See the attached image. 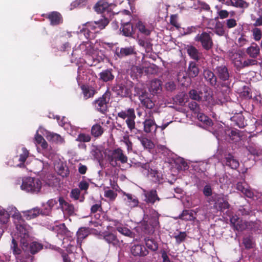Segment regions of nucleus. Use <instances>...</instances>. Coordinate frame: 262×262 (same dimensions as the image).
Instances as JSON below:
<instances>
[{"label":"nucleus","mask_w":262,"mask_h":262,"mask_svg":"<svg viewBox=\"0 0 262 262\" xmlns=\"http://www.w3.org/2000/svg\"><path fill=\"white\" fill-rule=\"evenodd\" d=\"M6 211L9 214V216H12L15 224L17 229V239L19 242L22 249L26 250L30 242L29 233L31 230V227L25 223L20 212L15 206L13 205L8 206Z\"/></svg>","instance_id":"1"},{"label":"nucleus","mask_w":262,"mask_h":262,"mask_svg":"<svg viewBox=\"0 0 262 262\" xmlns=\"http://www.w3.org/2000/svg\"><path fill=\"white\" fill-rule=\"evenodd\" d=\"M42 187V182L38 178L26 177L22 180L20 188L27 192L38 193Z\"/></svg>","instance_id":"2"},{"label":"nucleus","mask_w":262,"mask_h":262,"mask_svg":"<svg viewBox=\"0 0 262 262\" xmlns=\"http://www.w3.org/2000/svg\"><path fill=\"white\" fill-rule=\"evenodd\" d=\"M144 221L146 224L144 226L145 232L147 234L154 233L155 229L159 227V214L154 210L150 211L149 215H145Z\"/></svg>","instance_id":"3"},{"label":"nucleus","mask_w":262,"mask_h":262,"mask_svg":"<svg viewBox=\"0 0 262 262\" xmlns=\"http://www.w3.org/2000/svg\"><path fill=\"white\" fill-rule=\"evenodd\" d=\"M111 95V92L107 89L101 97L93 102L95 108L101 114H105L108 110V104L110 101Z\"/></svg>","instance_id":"4"},{"label":"nucleus","mask_w":262,"mask_h":262,"mask_svg":"<svg viewBox=\"0 0 262 262\" xmlns=\"http://www.w3.org/2000/svg\"><path fill=\"white\" fill-rule=\"evenodd\" d=\"M195 40L200 42L202 48L207 51L210 50L213 46L212 37L206 32L198 34L195 37Z\"/></svg>","instance_id":"5"},{"label":"nucleus","mask_w":262,"mask_h":262,"mask_svg":"<svg viewBox=\"0 0 262 262\" xmlns=\"http://www.w3.org/2000/svg\"><path fill=\"white\" fill-rule=\"evenodd\" d=\"M188 94L191 99L199 102L206 101L210 103L212 98L210 93L207 91L203 92L201 91H198L195 89L190 90Z\"/></svg>","instance_id":"6"},{"label":"nucleus","mask_w":262,"mask_h":262,"mask_svg":"<svg viewBox=\"0 0 262 262\" xmlns=\"http://www.w3.org/2000/svg\"><path fill=\"white\" fill-rule=\"evenodd\" d=\"M139 94V99L141 104L147 109V112H146V114L152 115L153 113H157L154 108L155 103L148 97V93L145 91H142Z\"/></svg>","instance_id":"7"},{"label":"nucleus","mask_w":262,"mask_h":262,"mask_svg":"<svg viewBox=\"0 0 262 262\" xmlns=\"http://www.w3.org/2000/svg\"><path fill=\"white\" fill-rule=\"evenodd\" d=\"M108 156L110 163L113 166L117 165V161L122 163H125L127 161V157L123 154L120 148L113 150Z\"/></svg>","instance_id":"8"},{"label":"nucleus","mask_w":262,"mask_h":262,"mask_svg":"<svg viewBox=\"0 0 262 262\" xmlns=\"http://www.w3.org/2000/svg\"><path fill=\"white\" fill-rule=\"evenodd\" d=\"M109 20L107 18L103 16V18L98 21H95L94 23H86V26L87 28L83 29L84 31L90 32L94 31L95 33L99 32L105 28L108 24Z\"/></svg>","instance_id":"9"},{"label":"nucleus","mask_w":262,"mask_h":262,"mask_svg":"<svg viewBox=\"0 0 262 262\" xmlns=\"http://www.w3.org/2000/svg\"><path fill=\"white\" fill-rule=\"evenodd\" d=\"M35 142L36 144H40L43 149L45 150L46 154L48 155V157H52L54 155V151L48 145L47 142L44 138L38 134V130L36 132L35 137Z\"/></svg>","instance_id":"10"},{"label":"nucleus","mask_w":262,"mask_h":262,"mask_svg":"<svg viewBox=\"0 0 262 262\" xmlns=\"http://www.w3.org/2000/svg\"><path fill=\"white\" fill-rule=\"evenodd\" d=\"M141 168L142 169V172L143 174L146 175L156 182L160 183L161 174L157 170L150 169L149 165L147 164H142Z\"/></svg>","instance_id":"11"},{"label":"nucleus","mask_w":262,"mask_h":262,"mask_svg":"<svg viewBox=\"0 0 262 262\" xmlns=\"http://www.w3.org/2000/svg\"><path fill=\"white\" fill-rule=\"evenodd\" d=\"M41 16L48 19L50 21V25L52 26H57L63 23V18L61 14L57 11L42 14Z\"/></svg>","instance_id":"12"},{"label":"nucleus","mask_w":262,"mask_h":262,"mask_svg":"<svg viewBox=\"0 0 262 262\" xmlns=\"http://www.w3.org/2000/svg\"><path fill=\"white\" fill-rule=\"evenodd\" d=\"M214 72L217 77L222 81H226L229 80L230 74L227 66L221 65L215 68Z\"/></svg>","instance_id":"13"},{"label":"nucleus","mask_w":262,"mask_h":262,"mask_svg":"<svg viewBox=\"0 0 262 262\" xmlns=\"http://www.w3.org/2000/svg\"><path fill=\"white\" fill-rule=\"evenodd\" d=\"M130 252L134 256H145L148 253L145 247L141 244H134L131 246Z\"/></svg>","instance_id":"14"},{"label":"nucleus","mask_w":262,"mask_h":262,"mask_svg":"<svg viewBox=\"0 0 262 262\" xmlns=\"http://www.w3.org/2000/svg\"><path fill=\"white\" fill-rule=\"evenodd\" d=\"M113 90L118 96L122 97H126L131 93L130 88L124 82L117 84L114 87Z\"/></svg>","instance_id":"15"},{"label":"nucleus","mask_w":262,"mask_h":262,"mask_svg":"<svg viewBox=\"0 0 262 262\" xmlns=\"http://www.w3.org/2000/svg\"><path fill=\"white\" fill-rule=\"evenodd\" d=\"M236 189L248 198L254 199V197H257L255 195L254 192L252 191L248 185L245 182L237 183Z\"/></svg>","instance_id":"16"},{"label":"nucleus","mask_w":262,"mask_h":262,"mask_svg":"<svg viewBox=\"0 0 262 262\" xmlns=\"http://www.w3.org/2000/svg\"><path fill=\"white\" fill-rule=\"evenodd\" d=\"M45 132L46 134H44V135L50 142L60 145L64 144V139L60 135L53 132H49L47 130H45Z\"/></svg>","instance_id":"17"},{"label":"nucleus","mask_w":262,"mask_h":262,"mask_svg":"<svg viewBox=\"0 0 262 262\" xmlns=\"http://www.w3.org/2000/svg\"><path fill=\"white\" fill-rule=\"evenodd\" d=\"M112 4H108L105 1L101 0L99 1L95 5L94 8L97 13H108L112 10Z\"/></svg>","instance_id":"18"},{"label":"nucleus","mask_w":262,"mask_h":262,"mask_svg":"<svg viewBox=\"0 0 262 262\" xmlns=\"http://www.w3.org/2000/svg\"><path fill=\"white\" fill-rule=\"evenodd\" d=\"M103 238L108 244L112 245L114 247H118L120 245V242L117 238L116 235L113 233L105 231L102 234Z\"/></svg>","instance_id":"19"},{"label":"nucleus","mask_w":262,"mask_h":262,"mask_svg":"<svg viewBox=\"0 0 262 262\" xmlns=\"http://www.w3.org/2000/svg\"><path fill=\"white\" fill-rule=\"evenodd\" d=\"M113 71V70L112 69L103 70L99 74V79L103 82L112 81L115 78Z\"/></svg>","instance_id":"20"},{"label":"nucleus","mask_w":262,"mask_h":262,"mask_svg":"<svg viewBox=\"0 0 262 262\" xmlns=\"http://www.w3.org/2000/svg\"><path fill=\"white\" fill-rule=\"evenodd\" d=\"M223 163L224 164L233 169H236L239 165L238 161L231 154L225 156Z\"/></svg>","instance_id":"21"},{"label":"nucleus","mask_w":262,"mask_h":262,"mask_svg":"<svg viewBox=\"0 0 262 262\" xmlns=\"http://www.w3.org/2000/svg\"><path fill=\"white\" fill-rule=\"evenodd\" d=\"M203 76L206 81L212 86L216 84L217 77L210 70L205 69L203 71Z\"/></svg>","instance_id":"22"},{"label":"nucleus","mask_w":262,"mask_h":262,"mask_svg":"<svg viewBox=\"0 0 262 262\" xmlns=\"http://www.w3.org/2000/svg\"><path fill=\"white\" fill-rule=\"evenodd\" d=\"M135 54V49L132 47L121 48L120 49L118 48L116 50V54L119 58Z\"/></svg>","instance_id":"23"},{"label":"nucleus","mask_w":262,"mask_h":262,"mask_svg":"<svg viewBox=\"0 0 262 262\" xmlns=\"http://www.w3.org/2000/svg\"><path fill=\"white\" fill-rule=\"evenodd\" d=\"M187 72L190 78H194L198 76L200 73V69L196 61H191L189 62Z\"/></svg>","instance_id":"24"},{"label":"nucleus","mask_w":262,"mask_h":262,"mask_svg":"<svg viewBox=\"0 0 262 262\" xmlns=\"http://www.w3.org/2000/svg\"><path fill=\"white\" fill-rule=\"evenodd\" d=\"M143 194L145 196L144 201L148 203L154 204L156 200L159 201L160 199L157 196V191L155 190L150 191L143 190Z\"/></svg>","instance_id":"25"},{"label":"nucleus","mask_w":262,"mask_h":262,"mask_svg":"<svg viewBox=\"0 0 262 262\" xmlns=\"http://www.w3.org/2000/svg\"><path fill=\"white\" fill-rule=\"evenodd\" d=\"M120 30L122 35L126 37H133L135 33L133 26L129 22L122 24Z\"/></svg>","instance_id":"26"},{"label":"nucleus","mask_w":262,"mask_h":262,"mask_svg":"<svg viewBox=\"0 0 262 262\" xmlns=\"http://www.w3.org/2000/svg\"><path fill=\"white\" fill-rule=\"evenodd\" d=\"M59 202L63 211L69 215H72L74 213L75 209L72 204L66 202L61 198L59 199Z\"/></svg>","instance_id":"27"},{"label":"nucleus","mask_w":262,"mask_h":262,"mask_svg":"<svg viewBox=\"0 0 262 262\" xmlns=\"http://www.w3.org/2000/svg\"><path fill=\"white\" fill-rule=\"evenodd\" d=\"M81 89L85 99L93 97L95 94L97 93V91L94 87L88 85H82Z\"/></svg>","instance_id":"28"},{"label":"nucleus","mask_w":262,"mask_h":262,"mask_svg":"<svg viewBox=\"0 0 262 262\" xmlns=\"http://www.w3.org/2000/svg\"><path fill=\"white\" fill-rule=\"evenodd\" d=\"M123 196H125L123 200L127 205L130 207H135L138 206L139 201L136 196L126 192H123Z\"/></svg>","instance_id":"29"},{"label":"nucleus","mask_w":262,"mask_h":262,"mask_svg":"<svg viewBox=\"0 0 262 262\" xmlns=\"http://www.w3.org/2000/svg\"><path fill=\"white\" fill-rule=\"evenodd\" d=\"M23 215L27 220H31L38 216L42 213V211L38 207L23 211Z\"/></svg>","instance_id":"30"},{"label":"nucleus","mask_w":262,"mask_h":262,"mask_svg":"<svg viewBox=\"0 0 262 262\" xmlns=\"http://www.w3.org/2000/svg\"><path fill=\"white\" fill-rule=\"evenodd\" d=\"M247 54L252 58H256L260 53V49L258 45L253 42L246 51Z\"/></svg>","instance_id":"31"},{"label":"nucleus","mask_w":262,"mask_h":262,"mask_svg":"<svg viewBox=\"0 0 262 262\" xmlns=\"http://www.w3.org/2000/svg\"><path fill=\"white\" fill-rule=\"evenodd\" d=\"M187 53L189 57L193 59L194 61H198L201 58V53L199 50L193 46H188Z\"/></svg>","instance_id":"32"},{"label":"nucleus","mask_w":262,"mask_h":262,"mask_svg":"<svg viewBox=\"0 0 262 262\" xmlns=\"http://www.w3.org/2000/svg\"><path fill=\"white\" fill-rule=\"evenodd\" d=\"M162 81L160 80L155 79L151 81L149 90L152 94H157L161 91Z\"/></svg>","instance_id":"33"},{"label":"nucleus","mask_w":262,"mask_h":262,"mask_svg":"<svg viewBox=\"0 0 262 262\" xmlns=\"http://www.w3.org/2000/svg\"><path fill=\"white\" fill-rule=\"evenodd\" d=\"M230 222L236 230L242 231L244 229L245 225L236 215L233 216L230 219Z\"/></svg>","instance_id":"34"},{"label":"nucleus","mask_w":262,"mask_h":262,"mask_svg":"<svg viewBox=\"0 0 262 262\" xmlns=\"http://www.w3.org/2000/svg\"><path fill=\"white\" fill-rule=\"evenodd\" d=\"M176 220L180 219L185 221H192L195 219L192 211L185 210L178 216L175 217Z\"/></svg>","instance_id":"35"},{"label":"nucleus","mask_w":262,"mask_h":262,"mask_svg":"<svg viewBox=\"0 0 262 262\" xmlns=\"http://www.w3.org/2000/svg\"><path fill=\"white\" fill-rule=\"evenodd\" d=\"M144 130L146 133H150L152 131H155L156 129V125L152 119H146L144 122Z\"/></svg>","instance_id":"36"},{"label":"nucleus","mask_w":262,"mask_h":262,"mask_svg":"<svg viewBox=\"0 0 262 262\" xmlns=\"http://www.w3.org/2000/svg\"><path fill=\"white\" fill-rule=\"evenodd\" d=\"M193 117L195 119L197 118L199 121L203 122L205 125L210 126L212 124V120L208 117V116H183L184 118H187L188 117Z\"/></svg>","instance_id":"37"},{"label":"nucleus","mask_w":262,"mask_h":262,"mask_svg":"<svg viewBox=\"0 0 262 262\" xmlns=\"http://www.w3.org/2000/svg\"><path fill=\"white\" fill-rule=\"evenodd\" d=\"M29 152L25 148H22V153L19 155V157L18 159V161L19 162V163L17 164L16 165V166L18 167H23L24 166V163L27 159V158L28 157Z\"/></svg>","instance_id":"38"},{"label":"nucleus","mask_w":262,"mask_h":262,"mask_svg":"<svg viewBox=\"0 0 262 262\" xmlns=\"http://www.w3.org/2000/svg\"><path fill=\"white\" fill-rule=\"evenodd\" d=\"M188 107L191 112L196 115H204L201 113L200 106L195 101H191L189 103Z\"/></svg>","instance_id":"39"},{"label":"nucleus","mask_w":262,"mask_h":262,"mask_svg":"<svg viewBox=\"0 0 262 262\" xmlns=\"http://www.w3.org/2000/svg\"><path fill=\"white\" fill-rule=\"evenodd\" d=\"M9 220V214L6 210L0 206V223L7 224Z\"/></svg>","instance_id":"40"},{"label":"nucleus","mask_w":262,"mask_h":262,"mask_svg":"<svg viewBox=\"0 0 262 262\" xmlns=\"http://www.w3.org/2000/svg\"><path fill=\"white\" fill-rule=\"evenodd\" d=\"M136 27L139 31L146 35H149L150 34V31L147 29L144 24L141 20H139L136 24Z\"/></svg>","instance_id":"41"},{"label":"nucleus","mask_w":262,"mask_h":262,"mask_svg":"<svg viewBox=\"0 0 262 262\" xmlns=\"http://www.w3.org/2000/svg\"><path fill=\"white\" fill-rule=\"evenodd\" d=\"M102 127L97 124L94 125L91 128V134L95 137H98L103 134Z\"/></svg>","instance_id":"42"},{"label":"nucleus","mask_w":262,"mask_h":262,"mask_svg":"<svg viewBox=\"0 0 262 262\" xmlns=\"http://www.w3.org/2000/svg\"><path fill=\"white\" fill-rule=\"evenodd\" d=\"M214 32L219 36H223L225 34L224 27L222 22L216 21L214 28Z\"/></svg>","instance_id":"43"},{"label":"nucleus","mask_w":262,"mask_h":262,"mask_svg":"<svg viewBox=\"0 0 262 262\" xmlns=\"http://www.w3.org/2000/svg\"><path fill=\"white\" fill-rule=\"evenodd\" d=\"M141 144L144 148L147 149H151L154 148V143L149 139L146 138H138Z\"/></svg>","instance_id":"44"},{"label":"nucleus","mask_w":262,"mask_h":262,"mask_svg":"<svg viewBox=\"0 0 262 262\" xmlns=\"http://www.w3.org/2000/svg\"><path fill=\"white\" fill-rule=\"evenodd\" d=\"M231 5L237 8H243L248 7L246 2L244 0H230Z\"/></svg>","instance_id":"45"},{"label":"nucleus","mask_w":262,"mask_h":262,"mask_svg":"<svg viewBox=\"0 0 262 262\" xmlns=\"http://www.w3.org/2000/svg\"><path fill=\"white\" fill-rule=\"evenodd\" d=\"M42 248V245L36 242H33L30 244V249L32 254L38 252Z\"/></svg>","instance_id":"46"},{"label":"nucleus","mask_w":262,"mask_h":262,"mask_svg":"<svg viewBox=\"0 0 262 262\" xmlns=\"http://www.w3.org/2000/svg\"><path fill=\"white\" fill-rule=\"evenodd\" d=\"M226 134L228 135L232 141H237L239 139V136L237 130H228L226 132Z\"/></svg>","instance_id":"47"},{"label":"nucleus","mask_w":262,"mask_h":262,"mask_svg":"<svg viewBox=\"0 0 262 262\" xmlns=\"http://www.w3.org/2000/svg\"><path fill=\"white\" fill-rule=\"evenodd\" d=\"M11 249L12 250L13 253L15 255H18L20 254L21 250L17 246V241L13 237L11 245Z\"/></svg>","instance_id":"48"},{"label":"nucleus","mask_w":262,"mask_h":262,"mask_svg":"<svg viewBox=\"0 0 262 262\" xmlns=\"http://www.w3.org/2000/svg\"><path fill=\"white\" fill-rule=\"evenodd\" d=\"M88 234L89 232L87 229L84 228H80L77 232L78 241L82 240L88 235Z\"/></svg>","instance_id":"49"},{"label":"nucleus","mask_w":262,"mask_h":262,"mask_svg":"<svg viewBox=\"0 0 262 262\" xmlns=\"http://www.w3.org/2000/svg\"><path fill=\"white\" fill-rule=\"evenodd\" d=\"M253 39L255 41H259L262 37V31L261 30L255 27L252 30Z\"/></svg>","instance_id":"50"},{"label":"nucleus","mask_w":262,"mask_h":262,"mask_svg":"<svg viewBox=\"0 0 262 262\" xmlns=\"http://www.w3.org/2000/svg\"><path fill=\"white\" fill-rule=\"evenodd\" d=\"M145 243L146 246L149 249H151L152 251H156L158 249V244L154 241L150 239H147L145 240Z\"/></svg>","instance_id":"51"},{"label":"nucleus","mask_w":262,"mask_h":262,"mask_svg":"<svg viewBox=\"0 0 262 262\" xmlns=\"http://www.w3.org/2000/svg\"><path fill=\"white\" fill-rule=\"evenodd\" d=\"M243 91L241 93V96L246 99H250L252 98V94L249 87L244 86L243 87Z\"/></svg>","instance_id":"52"},{"label":"nucleus","mask_w":262,"mask_h":262,"mask_svg":"<svg viewBox=\"0 0 262 262\" xmlns=\"http://www.w3.org/2000/svg\"><path fill=\"white\" fill-rule=\"evenodd\" d=\"M79 47L81 50L85 48L84 52L86 54L88 55L91 54L93 50L91 46L88 42H84L81 43Z\"/></svg>","instance_id":"53"},{"label":"nucleus","mask_w":262,"mask_h":262,"mask_svg":"<svg viewBox=\"0 0 262 262\" xmlns=\"http://www.w3.org/2000/svg\"><path fill=\"white\" fill-rule=\"evenodd\" d=\"M116 229L119 233L125 236H129L132 234V232L129 229L122 226H118Z\"/></svg>","instance_id":"54"},{"label":"nucleus","mask_w":262,"mask_h":262,"mask_svg":"<svg viewBox=\"0 0 262 262\" xmlns=\"http://www.w3.org/2000/svg\"><path fill=\"white\" fill-rule=\"evenodd\" d=\"M76 141L83 142H88L91 140V136L88 134H80L77 138Z\"/></svg>","instance_id":"55"},{"label":"nucleus","mask_w":262,"mask_h":262,"mask_svg":"<svg viewBox=\"0 0 262 262\" xmlns=\"http://www.w3.org/2000/svg\"><path fill=\"white\" fill-rule=\"evenodd\" d=\"M232 63L234 64V67L237 70L244 69L243 62L242 61L239 56L238 58H235L233 59Z\"/></svg>","instance_id":"56"},{"label":"nucleus","mask_w":262,"mask_h":262,"mask_svg":"<svg viewBox=\"0 0 262 262\" xmlns=\"http://www.w3.org/2000/svg\"><path fill=\"white\" fill-rule=\"evenodd\" d=\"M244 68L250 66H255L258 64V61L255 58L247 59L243 61Z\"/></svg>","instance_id":"57"},{"label":"nucleus","mask_w":262,"mask_h":262,"mask_svg":"<svg viewBox=\"0 0 262 262\" xmlns=\"http://www.w3.org/2000/svg\"><path fill=\"white\" fill-rule=\"evenodd\" d=\"M129 117L126 119V122L128 128L132 130L135 128V116H128Z\"/></svg>","instance_id":"58"},{"label":"nucleus","mask_w":262,"mask_h":262,"mask_svg":"<svg viewBox=\"0 0 262 262\" xmlns=\"http://www.w3.org/2000/svg\"><path fill=\"white\" fill-rule=\"evenodd\" d=\"M243 244L247 249L252 248L254 246V243L250 237H245L243 239Z\"/></svg>","instance_id":"59"},{"label":"nucleus","mask_w":262,"mask_h":262,"mask_svg":"<svg viewBox=\"0 0 262 262\" xmlns=\"http://www.w3.org/2000/svg\"><path fill=\"white\" fill-rule=\"evenodd\" d=\"M177 85L173 81L167 82L165 84V89L166 91L172 92L176 89Z\"/></svg>","instance_id":"60"},{"label":"nucleus","mask_w":262,"mask_h":262,"mask_svg":"<svg viewBox=\"0 0 262 262\" xmlns=\"http://www.w3.org/2000/svg\"><path fill=\"white\" fill-rule=\"evenodd\" d=\"M186 237V234L185 232H180L179 234L175 235L176 242L178 244H180L183 242Z\"/></svg>","instance_id":"61"},{"label":"nucleus","mask_w":262,"mask_h":262,"mask_svg":"<svg viewBox=\"0 0 262 262\" xmlns=\"http://www.w3.org/2000/svg\"><path fill=\"white\" fill-rule=\"evenodd\" d=\"M178 15L172 14L170 17V24L177 28H180V25L177 22Z\"/></svg>","instance_id":"62"},{"label":"nucleus","mask_w":262,"mask_h":262,"mask_svg":"<svg viewBox=\"0 0 262 262\" xmlns=\"http://www.w3.org/2000/svg\"><path fill=\"white\" fill-rule=\"evenodd\" d=\"M104 196L110 200H113L117 196V193H115L113 190H108L105 191Z\"/></svg>","instance_id":"63"},{"label":"nucleus","mask_w":262,"mask_h":262,"mask_svg":"<svg viewBox=\"0 0 262 262\" xmlns=\"http://www.w3.org/2000/svg\"><path fill=\"white\" fill-rule=\"evenodd\" d=\"M258 17L256 19L255 23L253 24L254 27H258L262 26V8L260 9L258 12Z\"/></svg>","instance_id":"64"}]
</instances>
